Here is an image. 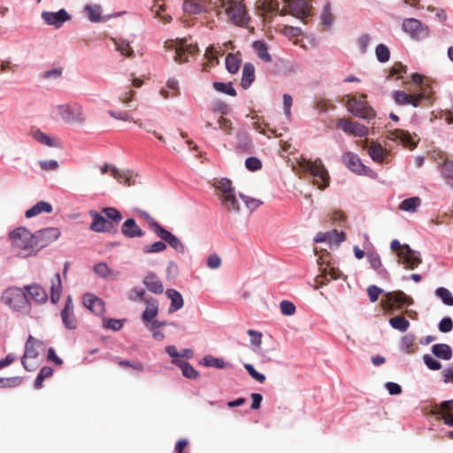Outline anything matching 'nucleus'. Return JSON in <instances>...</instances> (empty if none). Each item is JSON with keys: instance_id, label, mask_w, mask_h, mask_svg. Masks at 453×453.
I'll use <instances>...</instances> for the list:
<instances>
[{"instance_id": "nucleus-51", "label": "nucleus", "mask_w": 453, "mask_h": 453, "mask_svg": "<svg viewBox=\"0 0 453 453\" xmlns=\"http://www.w3.org/2000/svg\"><path fill=\"white\" fill-rule=\"evenodd\" d=\"M402 349L406 353H412L415 349V338L413 335H405L401 340Z\"/></svg>"}, {"instance_id": "nucleus-45", "label": "nucleus", "mask_w": 453, "mask_h": 453, "mask_svg": "<svg viewBox=\"0 0 453 453\" xmlns=\"http://www.w3.org/2000/svg\"><path fill=\"white\" fill-rule=\"evenodd\" d=\"M421 201L419 197L414 196L404 199L399 205V209L402 211L414 212L417 207L420 204Z\"/></svg>"}, {"instance_id": "nucleus-47", "label": "nucleus", "mask_w": 453, "mask_h": 453, "mask_svg": "<svg viewBox=\"0 0 453 453\" xmlns=\"http://www.w3.org/2000/svg\"><path fill=\"white\" fill-rule=\"evenodd\" d=\"M85 12L92 22L101 21V7L99 5H86Z\"/></svg>"}, {"instance_id": "nucleus-34", "label": "nucleus", "mask_w": 453, "mask_h": 453, "mask_svg": "<svg viewBox=\"0 0 453 453\" xmlns=\"http://www.w3.org/2000/svg\"><path fill=\"white\" fill-rule=\"evenodd\" d=\"M151 12L155 13V16L163 23L166 24L172 20V17L168 14H164L165 12V5L164 0H154L153 5L151 6Z\"/></svg>"}, {"instance_id": "nucleus-27", "label": "nucleus", "mask_w": 453, "mask_h": 453, "mask_svg": "<svg viewBox=\"0 0 453 453\" xmlns=\"http://www.w3.org/2000/svg\"><path fill=\"white\" fill-rule=\"evenodd\" d=\"M146 309L142 312V319L144 322L152 321L158 313V302L156 298L149 297L145 299Z\"/></svg>"}, {"instance_id": "nucleus-15", "label": "nucleus", "mask_w": 453, "mask_h": 453, "mask_svg": "<svg viewBox=\"0 0 453 453\" xmlns=\"http://www.w3.org/2000/svg\"><path fill=\"white\" fill-rule=\"evenodd\" d=\"M433 413L442 419L444 424L453 427V400L434 405Z\"/></svg>"}, {"instance_id": "nucleus-20", "label": "nucleus", "mask_w": 453, "mask_h": 453, "mask_svg": "<svg viewBox=\"0 0 453 453\" xmlns=\"http://www.w3.org/2000/svg\"><path fill=\"white\" fill-rule=\"evenodd\" d=\"M342 276V273L339 269L327 263V265L321 269V273L316 278V282L318 284L317 288L326 285L331 280H337Z\"/></svg>"}, {"instance_id": "nucleus-36", "label": "nucleus", "mask_w": 453, "mask_h": 453, "mask_svg": "<svg viewBox=\"0 0 453 453\" xmlns=\"http://www.w3.org/2000/svg\"><path fill=\"white\" fill-rule=\"evenodd\" d=\"M391 139L399 140L403 145L414 148L416 147V142L413 141L411 134L407 131L402 129H395L391 133Z\"/></svg>"}, {"instance_id": "nucleus-24", "label": "nucleus", "mask_w": 453, "mask_h": 453, "mask_svg": "<svg viewBox=\"0 0 453 453\" xmlns=\"http://www.w3.org/2000/svg\"><path fill=\"white\" fill-rule=\"evenodd\" d=\"M208 0H184L183 11L189 15L200 14L206 11Z\"/></svg>"}, {"instance_id": "nucleus-37", "label": "nucleus", "mask_w": 453, "mask_h": 453, "mask_svg": "<svg viewBox=\"0 0 453 453\" xmlns=\"http://www.w3.org/2000/svg\"><path fill=\"white\" fill-rule=\"evenodd\" d=\"M51 211L52 206L50 203L44 201H40L26 211V217L30 219L37 216L42 212L50 213Z\"/></svg>"}, {"instance_id": "nucleus-1", "label": "nucleus", "mask_w": 453, "mask_h": 453, "mask_svg": "<svg viewBox=\"0 0 453 453\" xmlns=\"http://www.w3.org/2000/svg\"><path fill=\"white\" fill-rule=\"evenodd\" d=\"M12 246L17 255L27 257L35 254L36 240L34 234L25 227H18L9 234Z\"/></svg>"}, {"instance_id": "nucleus-18", "label": "nucleus", "mask_w": 453, "mask_h": 453, "mask_svg": "<svg viewBox=\"0 0 453 453\" xmlns=\"http://www.w3.org/2000/svg\"><path fill=\"white\" fill-rule=\"evenodd\" d=\"M89 215L93 221L89 226L90 230L96 233L111 232L114 228V225L111 221H109L104 217L101 216L95 211H90Z\"/></svg>"}, {"instance_id": "nucleus-57", "label": "nucleus", "mask_w": 453, "mask_h": 453, "mask_svg": "<svg viewBox=\"0 0 453 453\" xmlns=\"http://www.w3.org/2000/svg\"><path fill=\"white\" fill-rule=\"evenodd\" d=\"M240 143L236 149L242 151L250 152L252 148V142L250 138L247 134H239Z\"/></svg>"}, {"instance_id": "nucleus-54", "label": "nucleus", "mask_w": 453, "mask_h": 453, "mask_svg": "<svg viewBox=\"0 0 453 453\" xmlns=\"http://www.w3.org/2000/svg\"><path fill=\"white\" fill-rule=\"evenodd\" d=\"M217 188L222 193V196H226L234 192V189L232 187V182L228 179H221V180L219 181Z\"/></svg>"}, {"instance_id": "nucleus-60", "label": "nucleus", "mask_w": 453, "mask_h": 453, "mask_svg": "<svg viewBox=\"0 0 453 453\" xmlns=\"http://www.w3.org/2000/svg\"><path fill=\"white\" fill-rule=\"evenodd\" d=\"M116 362L121 367H130L138 372H142L144 369L143 364L139 361L119 360Z\"/></svg>"}, {"instance_id": "nucleus-7", "label": "nucleus", "mask_w": 453, "mask_h": 453, "mask_svg": "<svg viewBox=\"0 0 453 453\" xmlns=\"http://www.w3.org/2000/svg\"><path fill=\"white\" fill-rule=\"evenodd\" d=\"M412 303V299L406 296L403 291L389 292L385 295L381 300V304L385 310L393 311L401 310L404 305Z\"/></svg>"}, {"instance_id": "nucleus-26", "label": "nucleus", "mask_w": 453, "mask_h": 453, "mask_svg": "<svg viewBox=\"0 0 453 453\" xmlns=\"http://www.w3.org/2000/svg\"><path fill=\"white\" fill-rule=\"evenodd\" d=\"M84 305L96 315H102L104 312V301L93 295L87 294L83 298Z\"/></svg>"}, {"instance_id": "nucleus-44", "label": "nucleus", "mask_w": 453, "mask_h": 453, "mask_svg": "<svg viewBox=\"0 0 453 453\" xmlns=\"http://www.w3.org/2000/svg\"><path fill=\"white\" fill-rule=\"evenodd\" d=\"M241 58L233 53H229L226 58V68L230 73H236L241 66Z\"/></svg>"}, {"instance_id": "nucleus-23", "label": "nucleus", "mask_w": 453, "mask_h": 453, "mask_svg": "<svg viewBox=\"0 0 453 453\" xmlns=\"http://www.w3.org/2000/svg\"><path fill=\"white\" fill-rule=\"evenodd\" d=\"M36 344L37 341L33 336L29 335L25 345V353L21 358L22 365L27 371L32 370V368L29 367L27 364V359H35L38 356V352L36 350Z\"/></svg>"}, {"instance_id": "nucleus-4", "label": "nucleus", "mask_w": 453, "mask_h": 453, "mask_svg": "<svg viewBox=\"0 0 453 453\" xmlns=\"http://www.w3.org/2000/svg\"><path fill=\"white\" fill-rule=\"evenodd\" d=\"M299 165L304 171L311 173L313 184L319 189H325L329 186L330 176L320 159L311 161L310 159L303 158L299 163Z\"/></svg>"}, {"instance_id": "nucleus-13", "label": "nucleus", "mask_w": 453, "mask_h": 453, "mask_svg": "<svg viewBox=\"0 0 453 453\" xmlns=\"http://www.w3.org/2000/svg\"><path fill=\"white\" fill-rule=\"evenodd\" d=\"M258 8L265 19H272L276 15H286L287 10L285 6L282 9L279 8V3L277 0H260Z\"/></svg>"}, {"instance_id": "nucleus-41", "label": "nucleus", "mask_w": 453, "mask_h": 453, "mask_svg": "<svg viewBox=\"0 0 453 453\" xmlns=\"http://www.w3.org/2000/svg\"><path fill=\"white\" fill-rule=\"evenodd\" d=\"M111 173L119 183L126 186L129 187L134 183V181H132V174L128 171L119 170L112 166L111 168Z\"/></svg>"}, {"instance_id": "nucleus-30", "label": "nucleus", "mask_w": 453, "mask_h": 453, "mask_svg": "<svg viewBox=\"0 0 453 453\" xmlns=\"http://www.w3.org/2000/svg\"><path fill=\"white\" fill-rule=\"evenodd\" d=\"M30 297L36 303H45L48 299L46 290L37 284L28 285L25 287Z\"/></svg>"}, {"instance_id": "nucleus-11", "label": "nucleus", "mask_w": 453, "mask_h": 453, "mask_svg": "<svg viewBox=\"0 0 453 453\" xmlns=\"http://www.w3.org/2000/svg\"><path fill=\"white\" fill-rule=\"evenodd\" d=\"M398 257L399 263H402L406 270H413L422 263L420 254L411 250L407 244H403V250L400 252Z\"/></svg>"}, {"instance_id": "nucleus-58", "label": "nucleus", "mask_w": 453, "mask_h": 453, "mask_svg": "<svg viewBox=\"0 0 453 453\" xmlns=\"http://www.w3.org/2000/svg\"><path fill=\"white\" fill-rule=\"evenodd\" d=\"M140 216L148 223L150 228L157 234L158 233L157 226H162L159 225L148 212L143 211H138Z\"/></svg>"}, {"instance_id": "nucleus-22", "label": "nucleus", "mask_w": 453, "mask_h": 453, "mask_svg": "<svg viewBox=\"0 0 453 453\" xmlns=\"http://www.w3.org/2000/svg\"><path fill=\"white\" fill-rule=\"evenodd\" d=\"M61 319L68 329H75L77 326V320L73 313V304L71 296L65 300V304L61 311Z\"/></svg>"}, {"instance_id": "nucleus-50", "label": "nucleus", "mask_w": 453, "mask_h": 453, "mask_svg": "<svg viewBox=\"0 0 453 453\" xmlns=\"http://www.w3.org/2000/svg\"><path fill=\"white\" fill-rule=\"evenodd\" d=\"M435 295L441 299L444 304L453 306V296L449 289L440 287L435 290Z\"/></svg>"}, {"instance_id": "nucleus-5", "label": "nucleus", "mask_w": 453, "mask_h": 453, "mask_svg": "<svg viewBox=\"0 0 453 453\" xmlns=\"http://www.w3.org/2000/svg\"><path fill=\"white\" fill-rule=\"evenodd\" d=\"M347 108L354 116L360 119H372L376 116L375 111L368 104L365 95L349 98Z\"/></svg>"}, {"instance_id": "nucleus-59", "label": "nucleus", "mask_w": 453, "mask_h": 453, "mask_svg": "<svg viewBox=\"0 0 453 453\" xmlns=\"http://www.w3.org/2000/svg\"><path fill=\"white\" fill-rule=\"evenodd\" d=\"M166 244L164 242H156L143 248L144 253H158L165 250Z\"/></svg>"}, {"instance_id": "nucleus-33", "label": "nucleus", "mask_w": 453, "mask_h": 453, "mask_svg": "<svg viewBox=\"0 0 453 453\" xmlns=\"http://www.w3.org/2000/svg\"><path fill=\"white\" fill-rule=\"evenodd\" d=\"M433 354L442 360H449L452 357V349L449 345L446 343H436L432 346Z\"/></svg>"}, {"instance_id": "nucleus-19", "label": "nucleus", "mask_w": 453, "mask_h": 453, "mask_svg": "<svg viewBox=\"0 0 453 453\" xmlns=\"http://www.w3.org/2000/svg\"><path fill=\"white\" fill-rule=\"evenodd\" d=\"M393 98L395 104L399 105L411 104L414 107H418L420 102L425 98V95L424 93L408 95L404 91L397 90L394 92Z\"/></svg>"}, {"instance_id": "nucleus-40", "label": "nucleus", "mask_w": 453, "mask_h": 453, "mask_svg": "<svg viewBox=\"0 0 453 453\" xmlns=\"http://www.w3.org/2000/svg\"><path fill=\"white\" fill-rule=\"evenodd\" d=\"M94 272L106 280H114L119 273L110 269L105 263H98L94 266Z\"/></svg>"}, {"instance_id": "nucleus-31", "label": "nucleus", "mask_w": 453, "mask_h": 453, "mask_svg": "<svg viewBox=\"0 0 453 453\" xmlns=\"http://www.w3.org/2000/svg\"><path fill=\"white\" fill-rule=\"evenodd\" d=\"M255 80V66L251 63H246L242 68L241 86L247 89Z\"/></svg>"}, {"instance_id": "nucleus-9", "label": "nucleus", "mask_w": 453, "mask_h": 453, "mask_svg": "<svg viewBox=\"0 0 453 453\" xmlns=\"http://www.w3.org/2000/svg\"><path fill=\"white\" fill-rule=\"evenodd\" d=\"M403 30L415 40H422L428 36L429 28L420 20L414 18L404 19L402 23Z\"/></svg>"}, {"instance_id": "nucleus-62", "label": "nucleus", "mask_w": 453, "mask_h": 453, "mask_svg": "<svg viewBox=\"0 0 453 453\" xmlns=\"http://www.w3.org/2000/svg\"><path fill=\"white\" fill-rule=\"evenodd\" d=\"M423 361L430 370L438 371L441 368V364L429 354L423 356Z\"/></svg>"}, {"instance_id": "nucleus-61", "label": "nucleus", "mask_w": 453, "mask_h": 453, "mask_svg": "<svg viewBox=\"0 0 453 453\" xmlns=\"http://www.w3.org/2000/svg\"><path fill=\"white\" fill-rule=\"evenodd\" d=\"M103 326L104 328L119 331L122 328L123 322L120 319H105L103 321Z\"/></svg>"}, {"instance_id": "nucleus-12", "label": "nucleus", "mask_w": 453, "mask_h": 453, "mask_svg": "<svg viewBox=\"0 0 453 453\" xmlns=\"http://www.w3.org/2000/svg\"><path fill=\"white\" fill-rule=\"evenodd\" d=\"M337 127L342 129L346 134L358 137L366 136L369 133L368 127L365 125L345 118L338 119Z\"/></svg>"}, {"instance_id": "nucleus-6", "label": "nucleus", "mask_w": 453, "mask_h": 453, "mask_svg": "<svg viewBox=\"0 0 453 453\" xmlns=\"http://www.w3.org/2000/svg\"><path fill=\"white\" fill-rule=\"evenodd\" d=\"M165 47L168 50H174V61L178 63L188 62V57L195 55L198 49L196 45L187 43L186 41H166Z\"/></svg>"}, {"instance_id": "nucleus-28", "label": "nucleus", "mask_w": 453, "mask_h": 453, "mask_svg": "<svg viewBox=\"0 0 453 453\" xmlns=\"http://www.w3.org/2000/svg\"><path fill=\"white\" fill-rule=\"evenodd\" d=\"M143 284L147 288V289L154 294H162L164 292V286L158 277L153 273H150L145 276L142 280Z\"/></svg>"}, {"instance_id": "nucleus-32", "label": "nucleus", "mask_w": 453, "mask_h": 453, "mask_svg": "<svg viewBox=\"0 0 453 453\" xmlns=\"http://www.w3.org/2000/svg\"><path fill=\"white\" fill-rule=\"evenodd\" d=\"M252 48L255 50L257 58L265 63L272 62V57L268 52V47L263 41H255L252 43Z\"/></svg>"}, {"instance_id": "nucleus-48", "label": "nucleus", "mask_w": 453, "mask_h": 453, "mask_svg": "<svg viewBox=\"0 0 453 453\" xmlns=\"http://www.w3.org/2000/svg\"><path fill=\"white\" fill-rule=\"evenodd\" d=\"M212 87L214 88V89H216L217 91H219L220 93H224V94H226V95H229L232 96H236V91L234 88L231 82L225 83V82L216 81V82H213Z\"/></svg>"}, {"instance_id": "nucleus-35", "label": "nucleus", "mask_w": 453, "mask_h": 453, "mask_svg": "<svg viewBox=\"0 0 453 453\" xmlns=\"http://www.w3.org/2000/svg\"><path fill=\"white\" fill-rule=\"evenodd\" d=\"M367 151L372 160L378 163H382L388 155L387 150L380 144L374 142L367 147Z\"/></svg>"}, {"instance_id": "nucleus-43", "label": "nucleus", "mask_w": 453, "mask_h": 453, "mask_svg": "<svg viewBox=\"0 0 453 453\" xmlns=\"http://www.w3.org/2000/svg\"><path fill=\"white\" fill-rule=\"evenodd\" d=\"M222 204L228 210L232 211H239L240 205L239 202L234 195V192L226 196H220Z\"/></svg>"}, {"instance_id": "nucleus-49", "label": "nucleus", "mask_w": 453, "mask_h": 453, "mask_svg": "<svg viewBox=\"0 0 453 453\" xmlns=\"http://www.w3.org/2000/svg\"><path fill=\"white\" fill-rule=\"evenodd\" d=\"M53 374V369L50 366H44L41 369L35 382V388L39 389L42 387L43 380L47 378H50Z\"/></svg>"}, {"instance_id": "nucleus-17", "label": "nucleus", "mask_w": 453, "mask_h": 453, "mask_svg": "<svg viewBox=\"0 0 453 453\" xmlns=\"http://www.w3.org/2000/svg\"><path fill=\"white\" fill-rule=\"evenodd\" d=\"M343 164L353 173L365 174L367 167L363 165L357 155L352 152H345L342 157Z\"/></svg>"}, {"instance_id": "nucleus-16", "label": "nucleus", "mask_w": 453, "mask_h": 453, "mask_svg": "<svg viewBox=\"0 0 453 453\" xmlns=\"http://www.w3.org/2000/svg\"><path fill=\"white\" fill-rule=\"evenodd\" d=\"M158 233L157 234V236L160 238L161 240L167 242L175 251L183 254L185 252V245L182 242V241L164 228L163 226H157Z\"/></svg>"}, {"instance_id": "nucleus-56", "label": "nucleus", "mask_w": 453, "mask_h": 453, "mask_svg": "<svg viewBox=\"0 0 453 453\" xmlns=\"http://www.w3.org/2000/svg\"><path fill=\"white\" fill-rule=\"evenodd\" d=\"M366 257L370 263V265L374 270H378L381 266V260L380 255L376 251H368Z\"/></svg>"}, {"instance_id": "nucleus-8", "label": "nucleus", "mask_w": 453, "mask_h": 453, "mask_svg": "<svg viewBox=\"0 0 453 453\" xmlns=\"http://www.w3.org/2000/svg\"><path fill=\"white\" fill-rule=\"evenodd\" d=\"M287 13L293 15L303 22L311 16V6L308 0H283Z\"/></svg>"}, {"instance_id": "nucleus-55", "label": "nucleus", "mask_w": 453, "mask_h": 453, "mask_svg": "<svg viewBox=\"0 0 453 453\" xmlns=\"http://www.w3.org/2000/svg\"><path fill=\"white\" fill-rule=\"evenodd\" d=\"M21 382V377L0 378V388H13L19 386Z\"/></svg>"}, {"instance_id": "nucleus-52", "label": "nucleus", "mask_w": 453, "mask_h": 453, "mask_svg": "<svg viewBox=\"0 0 453 453\" xmlns=\"http://www.w3.org/2000/svg\"><path fill=\"white\" fill-rule=\"evenodd\" d=\"M102 212L105 214V216L112 220V223L119 224L121 219L122 216L121 213L113 207H105L103 209Z\"/></svg>"}, {"instance_id": "nucleus-25", "label": "nucleus", "mask_w": 453, "mask_h": 453, "mask_svg": "<svg viewBox=\"0 0 453 453\" xmlns=\"http://www.w3.org/2000/svg\"><path fill=\"white\" fill-rule=\"evenodd\" d=\"M121 233L128 238L142 237L144 232L136 224L134 219H127L121 226Z\"/></svg>"}, {"instance_id": "nucleus-46", "label": "nucleus", "mask_w": 453, "mask_h": 453, "mask_svg": "<svg viewBox=\"0 0 453 453\" xmlns=\"http://www.w3.org/2000/svg\"><path fill=\"white\" fill-rule=\"evenodd\" d=\"M389 324L394 329H397L401 332H405L410 326V322L403 316L391 318Z\"/></svg>"}, {"instance_id": "nucleus-63", "label": "nucleus", "mask_w": 453, "mask_h": 453, "mask_svg": "<svg viewBox=\"0 0 453 453\" xmlns=\"http://www.w3.org/2000/svg\"><path fill=\"white\" fill-rule=\"evenodd\" d=\"M245 370L248 372V373L256 380H257L260 383H263L265 381V376L260 372H258L252 365L250 364H245L244 365Z\"/></svg>"}, {"instance_id": "nucleus-3", "label": "nucleus", "mask_w": 453, "mask_h": 453, "mask_svg": "<svg viewBox=\"0 0 453 453\" xmlns=\"http://www.w3.org/2000/svg\"><path fill=\"white\" fill-rule=\"evenodd\" d=\"M3 303L13 311L27 314L30 311V302L26 292L19 288H9L2 294Z\"/></svg>"}, {"instance_id": "nucleus-42", "label": "nucleus", "mask_w": 453, "mask_h": 453, "mask_svg": "<svg viewBox=\"0 0 453 453\" xmlns=\"http://www.w3.org/2000/svg\"><path fill=\"white\" fill-rule=\"evenodd\" d=\"M173 363L181 369L184 377L191 380L198 377V372L189 363L176 359H174Z\"/></svg>"}, {"instance_id": "nucleus-29", "label": "nucleus", "mask_w": 453, "mask_h": 453, "mask_svg": "<svg viewBox=\"0 0 453 453\" xmlns=\"http://www.w3.org/2000/svg\"><path fill=\"white\" fill-rule=\"evenodd\" d=\"M166 296L171 300V304L168 309L169 313L175 312L183 307L184 300L181 294L179 291L173 288L167 289Z\"/></svg>"}, {"instance_id": "nucleus-21", "label": "nucleus", "mask_w": 453, "mask_h": 453, "mask_svg": "<svg viewBox=\"0 0 453 453\" xmlns=\"http://www.w3.org/2000/svg\"><path fill=\"white\" fill-rule=\"evenodd\" d=\"M42 18L46 24L58 28L69 19L70 16L64 9H62L57 12H43L42 13Z\"/></svg>"}, {"instance_id": "nucleus-64", "label": "nucleus", "mask_w": 453, "mask_h": 453, "mask_svg": "<svg viewBox=\"0 0 453 453\" xmlns=\"http://www.w3.org/2000/svg\"><path fill=\"white\" fill-rule=\"evenodd\" d=\"M441 173L445 178H453V161L445 159L441 164Z\"/></svg>"}, {"instance_id": "nucleus-39", "label": "nucleus", "mask_w": 453, "mask_h": 453, "mask_svg": "<svg viewBox=\"0 0 453 453\" xmlns=\"http://www.w3.org/2000/svg\"><path fill=\"white\" fill-rule=\"evenodd\" d=\"M51 294L50 299L53 303H57L61 296L62 292V281L59 273H56L54 278L51 280Z\"/></svg>"}, {"instance_id": "nucleus-2", "label": "nucleus", "mask_w": 453, "mask_h": 453, "mask_svg": "<svg viewBox=\"0 0 453 453\" xmlns=\"http://www.w3.org/2000/svg\"><path fill=\"white\" fill-rule=\"evenodd\" d=\"M220 7L224 10L229 20L239 27H245L250 17L243 0H219Z\"/></svg>"}, {"instance_id": "nucleus-14", "label": "nucleus", "mask_w": 453, "mask_h": 453, "mask_svg": "<svg viewBox=\"0 0 453 453\" xmlns=\"http://www.w3.org/2000/svg\"><path fill=\"white\" fill-rule=\"evenodd\" d=\"M59 235L60 232L56 227H48L38 231L35 234H34L37 243L36 251L57 240Z\"/></svg>"}, {"instance_id": "nucleus-10", "label": "nucleus", "mask_w": 453, "mask_h": 453, "mask_svg": "<svg viewBox=\"0 0 453 453\" xmlns=\"http://www.w3.org/2000/svg\"><path fill=\"white\" fill-rule=\"evenodd\" d=\"M58 111L67 123H82L85 120L82 107L78 104L58 105Z\"/></svg>"}, {"instance_id": "nucleus-53", "label": "nucleus", "mask_w": 453, "mask_h": 453, "mask_svg": "<svg viewBox=\"0 0 453 453\" xmlns=\"http://www.w3.org/2000/svg\"><path fill=\"white\" fill-rule=\"evenodd\" d=\"M377 59L380 62H387L390 57L389 49L383 43L379 44L375 50Z\"/></svg>"}, {"instance_id": "nucleus-38", "label": "nucleus", "mask_w": 453, "mask_h": 453, "mask_svg": "<svg viewBox=\"0 0 453 453\" xmlns=\"http://www.w3.org/2000/svg\"><path fill=\"white\" fill-rule=\"evenodd\" d=\"M30 134L35 140L43 145L49 147H58V142L54 138L50 137L40 129H33Z\"/></svg>"}]
</instances>
